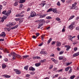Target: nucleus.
Wrapping results in <instances>:
<instances>
[{
    "label": "nucleus",
    "instance_id": "nucleus-3",
    "mask_svg": "<svg viewBox=\"0 0 79 79\" xmlns=\"http://www.w3.org/2000/svg\"><path fill=\"white\" fill-rule=\"evenodd\" d=\"M52 12L56 14L57 13H60V12L58 10H57V9L56 8H52Z\"/></svg>",
    "mask_w": 79,
    "mask_h": 79
},
{
    "label": "nucleus",
    "instance_id": "nucleus-28",
    "mask_svg": "<svg viewBox=\"0 0 79 79\" xmlns=\"http://www.w3.org/2000/svg\"><path fill=\"white\" fill-rule=\"evenodd\" d=\"M45 61H46V59L42 60L40 61V63H45Z\"/></svg>",
    "mask_w": 79,
    "mask_h": 79
},
{
    "label": "nucleus",
    "instance_id": "nucleus-44",
    "mask_svg": "<svg viewBox=\"0 0 79 79\" xmlns=\"http://www.w3.org/2000/svg\"><path fill=\"white\" fill-rule=\"evenodd\" d=\"M45 3H44L40 4V5H41V6H42V7H44V5H45Z\"/></svg>",
    "mask_w": 79,
    "mask_h": 79
},
{
    "label": "nucleus",
    "instance_id": "nucleus-22",
    "mask_svg": "<svg viewBox=\"0 0 79 79\" xmlns=\"http://www.w3.org/2000/svg\"><path fill=\"white\" fill-rule=\"evenodd\" d=\"M46 16V15H45V14L41 15L40 16L39 18H44V17H45V16Z\"/></svg>",
    "mask_w": 79,
    "mask_h": 79
},
{
    "label": "nucleus",
    "instance_id": "nucleus-45",
    "mask_svg": "<svg viewBox=\"0 0 79 79\" xmlns=\"http://www.w3.org/2000/svg\"><path fill=\"white\" fill-rule=\"evenodd\" d=\"M71 64H72V62H71L70 63H68L66 64L67 66H68L69 65Z\"/></svg>",
    "mask_w": 79,
    "mask_h": 79
},
{
    "label": "nucleus",
    "instance_id": "nucleus-38",
    "mask_svg": "<svg viewBox=\"0 0 79 79\" xmlns=\"http://www.w3.org/2000/svg\"><path fill=\"white\" fill-rule=\"evenodd\" d=\"M75 75H73L72 76H71V77H70V79H73L74 78V77H75Z\"/></svg>",
    "mask_w": 79,
    "mask_h": 79
},
{
    "label": "nucleus",
    "instance_id": "nucleus-41",
    "mask_svg": "<svg viewBox=\"0 0 79 79\" xmlns=\"http://www.w3.org/2000/svg\"><path fill=\"white\" fill-rule=\"evenodd\" d=\"M56 4H57V5L58 6H60V2H59V1L57 2Z\"/></svg>",
    "mask_w": 79,
    "mask_h": 79
},
{
    "label": "nucleus",
    "instance_id": "nucleus-6",
    "mask_svg": "<svg viewBox=\"0 0 79 79\" xmlns=\"http://www.w3.org/2000/svg\"><path fill=\"white\" fill-rule=\"evenodd\" d=\"M21 14H16L15 15L16 17H19V18H21L22 17H24V15H21Z\"/></svg>",
    "mask_w": 79,
    "mask_h": 79
},
{
    "label": "nucleus",
    "instance_id": "nucleus-55",
    "mask_svg": "<svg viewBox=\"0 0 79 79\" xmlns=\"http://www.w3.org/2000/svg\"><path fill=\"white\" fill-rule=\"evenodd\" d=\"M51 60H52V61H53V62H55V59L53 58H52Z\"/></svg>",
    "mask_w": 79,
    "mask_h": 79
},
{
    "label": "nucleus",
    "instance_id": "nucleus-23",
    "mask_svg": "<svg viewBox=\"0 0 79 79\" xmlns=\"http://www.w3.org/2000/svg\"><path fill=\"white\" fill-rule=\"evenodd\" d=\"M40 23H45V20L44 19H41L40 20Z\"/></svg>",
    "mask_w": 79,
    "mask_h": 79
},
{
    "label": "nucleus",
    "instance_id": "nucleus-63",
    "mask_svg": "<svg viewBox=\"0 0 79 79\" xmlns=\"http://www.w3.org/2000/svg\"><path fill=\"white\" fill-rule=\"evenodd\" d=\"M76 29H77V31H79V26L77 27L76 28Z\"/></svg>",
    "mask_w": 79,
    "mask_h": 79
},
{
    "label": "nucleus",
    "instance_id": "nucleus-58",
    "mask_svg": "<svg viewBox=\"0 0 79 79\" xmlns=\"http://www.w3.org/2000/svg\"><path fill=\"white\" fill-rule=\"evenodd\" d=\"M58 69L57 68H54L53 69V71H56Z\"/></svg>",
    "mask_w": 79,
    "mask_h": 79
},
{
    "label": "nucleus",
    "instance_id": "nucleus-46",
    "mask_svg": "<svg viewBox=\"0 0 79 79\" xmlns=\"http://www.w3.org/2000/svg\"><path fill=\"white\" fill-rule=\"evenodd\" d=\"M56 20L57 21H60V19L58 17H57L56 18Z\"/></svg>",
    "mask_w": 79,
    "mask_h": 79
},
{
    "label": "nucleus",
    "instance_id": "nucleus-33",
    "mask_svg": "<svg viewBox=\"0 0 79 79\" xmlns=\"http://www.w3.org/2000/svg\"><path fill=\"white\" fill-rule=\"evenodd\" d=\"M23 56V59L27 58V57H29V56H28V55Z\"/></svg>",
    "mask_w": 79,
    "mask_h": 79
},
{
    "label": "nucleus",
    "instance_id": "nucleus-24",
    "mask_svg": "<svg viewBox=\"0 0 79 79\" xmlns=\"http://www.w3.org/2000/svg\"><path fill=\"white\" fill-rule=\"evenodd\" d=\"M59 60H62L63 59V56H60L59 57Z\"/></svg>",
    "mask_w": 79,
    "mask_h": 79
},
{
    "label": "nucleus",
    "instance_id": "nucleus-20",
    "mask_svg": "<svg viewBox=\"0 0 79 79\" xmlns=\"http://www.w3.org/2000/svg\"><path fill=\"white\" fill-rule=\"evenodd\" d=\"M26 2L25 0H19V3H24Z\"/></svg>",
    "mask_w": 79,
    "mask_h": 79
},
{
    "label": "nucleus",
    "instance_id": "nucleus-60",
    "mask_svg": "<svg viewBox=\"0 0 79 79\" xmlns=\"http://www.w3.org/2000/svg\"><path fill=\"white\" fill-rule=\"evenodd\" d=\"M77 50V47L74 48V51H76Z\"/></svg>",
    "mask_w": 79,
    "mask_h": 79
},
{
    "label": "nucleus",
    "instance_id": "nucleus-56",
    "mask_svg": "<svg viewBox=\"0 0 79 79\" xmlns=\"http://www.w3.org/2000/svg\"><path fill=\"white\" fill-rule=\"evenodd\" d=\"M13 52H11L10 54H9L8 55L9 56H11V55H13Z\"/></svg>",
    "mask_w": 79,
    "mask_h": 79
},
{
    "label": "nucleus",
    "instance_id": "nucleus-62",
    "mask_svg": "<svg viewBox=\"0 0 79 79\" xmlns=\"http://www.w3.org/2000/svg\"><path fill=\"white\" fill-rule=\"evenodd\" d=\"M32 37L34 39H36V38H37V37H35V35H33Z\"/></svg>",
    "mask_w": 79,
    "mask_h": 79
},
{
    "label": "nucleus",
    "instance_id": "nucleus-15",
    "mask_svg": "<svg viewBox=\"0 0 79 79\" xmlns=\"http://www.w3.org/2000/svg\"><path fill=\"white\" fill-rule=\"evenodd\" d=\"M29 70H30V71H35V69L32 67H29Z\"/></svg>",
    "mask_w": 79,
    "mask_h": 79
},
{
    "label": "nucleus",
    "instance_id": "nucleus-32",
    "mask_svg": "<svg viewBox=\"0 0 79 79\" xmlns=\"http://www.w3.org/2000/svg\"><path fill=\"white\" fill-rule=\"evenodd\" d=\"M52 38H50L48 41V44H50V42L52 41Z\"/></svg>",
    "mask_w": 79,
    "mask_h": 79
},
{
    "label": "nucleus",
    "instance_id": "nucleus-42",
    "mask_svg": "<svg viewBox=\"0 0 79 79\" xmlns=\"http://www.w3.org/2000/svg\"><path fill=\"white\" fill-rule=\"evenodd\" d=\"M64 51H61L59 52V55H62V53H63Z\"/></svg>",
    "mask_w": 79,
    "mask_h": 79
},
{
    "label": "nucleus",
    "instance_id": "nucleus-7",
    "mask_svg": "<svg viewBox=\"0 0 79 79\" xmlns=\"http://www.w3.org/2000/svg\"><path fill=\"white\" fill-rule=\"evenodd\" d=\"M12 59L13 60H15V59L16 58V53L14 52H13V53H12Z\"/></svg>",
    "mask_w": 79,
    "mask_h": 79
},
{
    "label": "nucleus",
    "instance_id": "nucleus-25",
    "mask_svg": "<svg viewBox=\"0 0 79 79\" xmlns=\"http://www.w3.org/2000/svg\"><path fill=\"white\" fill-rule=\"evenodd\" d=\"M2 67L3 68V69H5V68H6V65L5 64H2Z\"/></svg>",
    "mask_w": 79,
    "mask_h": 79
},
{
    "label": "nucleus",
    "instance_id": "nucleus-29",
    "mask_svg": "<svg viewBox=\"0 0 79 79\" xmlns=\"http://www.w3.org/2000/svg\"><path fill=\"white\" fill-rule=\"evenodd\" d=\"M53 65H50L49 66V67L48 68L49 69H52L53 68Z\"/></svg>",
    "mask_w": 79,
    "mask_h": 79
},
{
    "label": "nucleus",
    "instance_id": "nucleus-59",
    "mask_svg": "<svg viewBox=\"0 0 79 79\" xmlns=\"http://www.w3.org/2000/svg\"><path fill=\"white\" fill-rule=\"evenodd\" d=\"M30 77V75L29 74H27L26 75V77Z\"/></svg>",
    "mask_w": 79,
    "mask_h": 79
},
{
    "label": "nucleus",
    "instance_id": "nucleus-18",
    "mask_svg": "<svg viewBox=\"0 0 79 79\" xmlns=\"http://www.w3.org/2000/svg\"><path fill=\"white\" fill-rule=\"evenodd\" d=\"M42 25H43V23L40 22V23H39V27H38V29H39V28H40Z\"/></svg>",
    "mask_w": 79,
    "mask_h": 79
},
{
    "label": "nucleus",
    "instance_id": "nucleus-61",
    "mask_svg": "<svg viewBox=\"0 0 79 79\" xmlns=\"http://www.w3.org/2000/svg\"><path fill=\"white\" fill-rule=\"evenodd\" d=\"M40 34L39 33H37L36 34V37H38L39 35Z\"/></svg>",
    "mask_w": 79,
    "mask_h": 79
},
{
    "label": "nucleus",
    "instance_id": "nucleus-12",
    "mask_svg": "<svg viewBox=\"0 0 79 79\" xmlns=\"http://www.w3.org/2000/svg\"><path fill=\"white\" fill-rule=\"evenodd\" d=\"M56 43L57 47H60V46H61V43L60 42L57 41L56 42Z\"/></svg>",
    "mask_w": 79,
    "mask_h": 79
},
{
    "label": "nucleus",
    "instance_id": "nucleus-19",
    "mask_svg": "<svg viewBox=\"0 0 79 79\" xmlns=\"http://www.w3.org/2000/svg\"><path fill=\"white\" fill-rule=\"evenodd\" d=\"M4 52H5L6 53H9V52H8V50L7 49H5L3 50Z\"/></svg>",
    "mask_w": 79,
    "mask_h": 79
},
{
    "label": "nucleus",
    "instance_id": "nucleus-47",
    "mask_svg": "<svg viewBox=\"0 0 79 79\" xmlns=\"http://www.w3.org/2000/svg\"><path fill=\"white\" fill-rule=\"evenodd\" d=\"M50 56H52V57H54L55 56V55L54 54L52 53L51 54V55Z\"/></svg>",
    "mask_w": 79,
    "mask_h": 79
},
{
    "label": "nucleus",
    "instance_id": "nucleus-26",
    "mask_svg": "<svg viewBox=\"0 0 79 79\" xmlns=\"http://www.w3.org/2000/svg\"><path fill=\"white\" fill-rule=\"evenodd\" d=\"M22 19V18H18L15 19V20L17 21H19V20H21Z\"/></svg>",
    "mask_w": 79,
    "mask_h": 79
},
{
    "label": "nucleus",
    "instance_id": "nucleus-11",
    "mask_svg": "<svg viewBox=\"0 0 79 79\" xmlns=\"http://www.w3.org/2000/svg\"><path fill=\"white\" fill-rule=\"evenodd\" d=\"M11 10H9L6 13H5V15L7 16H9V15H10V14L11 13Z\"/></svg>",
    "mask_w": 79,
    "mask_h": 79
},
{
    "label": "nucleus",
    "instance_id": "nucleus-14",
    "mask_svg": "<svg viewBox=\"0 0 79 79\" xmlns=\"http://www.w3.org/2000/svg\"><path fill=\"white\" fill-rule=\"evenodd\" d=\"M40 65H41V63H36L35 64V66L36 67H38V66H39Z\"/></svg>",
    "mask_w": 79,
    "mask_h": 79
},
{
    "label": "nucleus",
    "instance_id": "nucleus-17",
    "mask_svg": "<svg viewBox=\"0 0 79 79\" xmlns=\"http://www.w3.org/2000/svg\"><path fill=\"white\" fill-rule=\"evenodd\" d=\"M69 71L68 72L70 74L72 72V68L70 67L69 69Z\"/></svg>",
    "mask_w": 79,
    "mask_h": 79
},
{
    "label": "nucleus",
    "instance_id": "nucleus-35",
    "mask_svg": "<svg viewBox=\"0 0 79 79\" xmlns=\"http://www.w3.org/2000/svg\"><path fill=\"white\" fill-rule=\"evenodd\" d=\"M28 67L29 66H25L24 67V69L27 71V69H28Z\"/></svg>",
    "mask_w": 79,
    "mask_h": 79
},
{
    "label": "nucleus",
    "instance_id": "nucleus-49",
    "mask_svg": "<svg viewBox=\"0 0 79 79\" xmlns=\"http://www.w3.org/2000/svg\"><path fill=\"white\" fill-rule=\"evenodd\" d=\"M3 5L4 6H6V2H3Z\"/></svg>",
    "mask_w": 79,
    "mask_h": 79
},
{
    "label": "nucleus",
    "instance_id": "nucleus-53",
    "mask_svg": "<svg viewBox=\"0 0 79 79\" xmlns=\"http://www.w3.org/2000/svg\"><path fill=\"white\" fill-rule=\"evenodd\" d=\"M57 50H58V51H60L61 50V49H60V48L59 47H57L56 48Z\"/></svg>",
    "mask_w": 79,
    "mask_h": 79
},
{
    "label": "nucleus",
    "instance_id": "nucleus-2",
    "mask_svg": "<svg viewBox=\"0 0 79 79\" xmlns=\"http://www.w3.org/2000/svg\"><path fill=\"white\" fill-rule=\"evenodd\" d=\"M75 23L76 22H73L71 23V25L69 26V27L70 29H73L74 27H75L76 26H75Z\"/></svg>",
    "mask_w": 79,
    "mask_h": 79
},
{
    "label": "nucleus",
    "instance_id": "nucleus-8",
    "mask_svg": "<svg viewBox=\"0 0 79 79\" xmlns=\"http://www.w3.org/2000/svg\"><path fill=\"white\" fill-rule=\"evenodd\" d=\"M6 36V34L5 32H2V34H0V37H5Z\"/></svg>",
    "mask_w": 79,
    "mask_h": 79
},
{
    "label": "nucleus",
    "instance_id": "nucleus-37",
    "mask_svg": "<svg viewBox=\"0 0 79 79\" xmlns=\"http://www.w3.org/2000/svg\"><path fill=\"white\" fill-rule=\"evenodd\" d=\"M23 5L22 4L20 5L19 7V10H21L22 9V7L23 6Z\"/></svg>",
    "mask_w": 79,
    "mask_h": 79
},
{
    "label": "nucleus",
    "instance_id": "nucleus-36",
    "mask_svg": "<svg viewBox=\"0 0 79 79\" xmlns=\"http://www.w3.org/2000/svg\"><path fill=\"white\" fill-rule=\"evenodd\" d=\"M72 1L71 0H67V3H70Z\"/></svg>",
    "mask_w": 79,
    "mask_h": 79
},
{
    "label": "nucleus",
    "instance_id": "nucleus-21",
    "mask_svg": "<svg viewBox=\"0 0 79 79\" xmlns=\"http://www.w3.org/2000/svg\"><path fill=\"white\" fill-rule=\"evenodd\" d=\"M74 17H75L74 15H72L69 18L68 21H69V20L72 19L74 18Z\"/></svg>",
    "mask_w": 79,
    "mask_h": 79
},
{
    "label": "nucleus",
    "instance_id": "nucleus-4",
    "mask_svg": "<svg viewBox=\"0 0 79 79\" xmlns=\"http://www.w3.org/2000/svg\"><path fill=\"white\" fill-rule=\"evenodd\" d=\"M36 16V13L35 12V11H32L31 13L30 16L33 18V17H35Z\"/></svg>",
    "mask_w": 79,
    "mask_h": 79
},
{
    "label": "nucleus",
    "instance_id": "nucleus-57",
    "mask_svg": "<svg viewBox=\"0 0 79 79\" xmlns=\"http://www.w3.org/2000/svg\"><path fill=\"white\" fill-rule=\"evenodd\" d=\"M58 61L57 60H55V61H54V63H55V64H57V63H58Z\"/></svg>",
    "mask_w": 79,
    "mask_h": 79
},
{
    "label": "nucleus",
    "instance_id": "nucleus-50",
    "mask_svg": "<svg viewBox=\"0 0 79 79\" xmlns=\"http://www.w3.org/2000/svg\"><path fill=\"white\" fill-rule=\"evenodd\" d=\"M63 71V69H60L59 70H57V72H59V73H60V72H61Z\"/></svg>",
    "mask_w": 79,
    "mask_h": 79
},
{
    "label": "nucleus",
    "instance_id": "nucleus-48",
    "mask_svg": "<svg viewBox=\"0 0 79 79\" xmlns=\"http://www.w3.org/2000/svg\"><path fill=\"white\" fill-rule=\"evenodd\" d=\"M56 43V41H52L51 43V45H54V44H55Z\"/></svg>",
    "mask_w": 79,
    "mask_h": 79
},
{
    "label": "nucleus",
    "instance_id": "nucleus-40",
    "mask_svg": "<svg viewBox=\"0 0 79 79\" xmlns=\"http://www.w3.org/2000/svg\"><path fill=\"white\" fill-rule=\"evenodd\" d=\"M18 25H16L15 26V27L12 28L11 29H16V28H17L18 27Z\"/></svg>",
    "mask_w": 79,
    "mask_h": 79
},
{
    "label": "nucleus",
    "instance_id": "nucleus-5",
    "mask_svg": "<svg viewBox=\"0 0 79 79\" xmlns=\"http://www.w3.org/2000/svg\"><path fill=\"white\" fill-rule=\"evenodd\" d=\"M14 71H15V72L17 74H20L21 73V71H20V70H19L15 69L14 70Z\"/></svg>",
    "mask_w": 79,
    "mask_h": 79
},
{
    "label": "nucleus",
    "instance_id": "nucleus-51",
    "mask_svg": "<svg viewBox=\"0 0 79 79\" xmlns=\"http://www.w3.org/2000/svg\"><path fill=\"white\" fill-rule=\"evenodd\" d=\"M66 60H67V59H66V58H64V59L63 60V62H65V61H66Z\"/></svg>",
    "mask_w": 79,
    "mask_h": 79
},
{
    "label": "nucleus",
    "instance_id": "nucleus-9",
    "mask_svg": "<svg viewBox=\"0 0 79 79\" xmlns=\"http://www.w3.org/2000/svg\"><path fill=\"white\" fill-rule=\"evenodd\" d=\"M64 47L66 48V51H68V50H69L71 48V46H70L67 45L64 46Z\"/></svg>",
    "mask_w": 79,
    "mask_h": 79
},
{
    "label": "nucleus",
    "instance_id": "nucleus-31",
    "mask_svg": "<svg viewBox=\"0 0 79 79\" xmlns=\"http://www.w3.org/2000/svg\"><path fill=\"white\" fill-rule=\"evenodd\" d=\"M5 77H6V78H9L11 77V76L10 75H4Z\"/></svg>",
    "mask_w": 79,
    "mask_h": 79
},
{
    "label": "nucleus",
    "instance_id": "nucleus-16",
    "mask_svg": "<svg viewBox=\"0 0 79 79\" xmlns=\"http://www.w3.org/2000/svg\"><path fill=\"white\" fill-rule=\"evenodd\" d=\"M78 55H79V52L73 54V56H77Z\"/></svg>",
    "mask_w": 79,
    "mask_h": 79
},
{
    "label": "nucleus",
    "instance_id": "nucleus-43",
    "mask_svg": "<svg viewBox=\"0 0 79 79\" xmlns=\"http://www.w3.org/2000/svg\"><path fill=\"white\" fill-rule=\"evenodd\" d=\"M16 57H17V58H21V56L19 55L16 54Z\"/></svg>",
    "mask_w": 79,
    "mask_h": 79
},
{
    "label": "nucleus",
    "instance_id": "nucleus-54",
    "mask_svg": "<svg viewBox=\"0 0 79 79\" xmlns=\"http://www.w3.org/2000/svg\"><path fill=\"white\" fill-rule=\"evenodd\" d=\"M43 54L44 55H45V56H46V55H47V53L46 52L44 51V53Z\"/></svg>",
    "mask_w": 79,
    "mask_h": 79
},
{
    "label": "nucleus",
    "instance_id": "nucleus-64",
    "mask_svg": "<svg viewBox=\"0 0 79 79\" xmlns=\"http://www.w3.org/2000/svg\"><path fill=\"white\" fill-rule=\"evenodd\" d=\"M59 79H66L65 78H62L61 77H59Z\"/></svg>",
    "mask_w": 79,
    "mask_h": 79
},
{
    "label": "nucleus",
    "instance_id": "nucleus-27",
    "mask_svg": "<svg viewBox=\"0 0 79 79\" xmlns=\"http://www.w3.org/2000/svg\"><path fill=\"white\" fill-rule=\"evenodd\" d=\"M53 10V8H50L47 11V12H50V11H52Z\"/></svg>",
    "mask_w": 79,
    "mask_h": 79
},
{
    "label": "nucleus",
    "instance_id": "nucleus-1",
    "mask_svg": "<svg viewBox=\"0 0 79 79\" xmlns=\"http://www.w3.org/2000/svg\"><path fill=\"white\" fill-rule=\"evenodd\" d=\"M77 3H74L72 5V6H69V7L70 9L71 10L72 9H75V10H77V7L76 6V5H77Z\"/></svg>",
    "mask_w": 79,
    "mask_h": 79
},
{
    "label": "nucleus",
    "instance_id": "nucleus-52",
    "mask_svg": "<svg viewBox=\"0 0 79 79\" xmlns=\"http://www.w3.org/2000/svg\"><path fill=\"white\" fill-rule=\"evenodd\" d=\"M2 9V5L0 6V13H1V10Z\"/></svg>",
    "mask_w": 79,
    "mask_h": 79
},
{
    "label": "nucleus",
    "instance_id": "nucleus-30",
    "mask_svg": "<svg viewBox=\"0 0 79 79\" xmlns=\"http://www.w3.org/2000/svg\"><path fill=\"white\" fill-rule=\"evenodd\" d=\"M41 37L42 40H44V37H45V35H42L41 36Z\"/></svg>",
    "mask_w": 79,
    "mask_h": 79
},
{
    "label": "nucleus",
    "instance_id": "nucleus-10",
    "mask_svg": "<svg viewBox=\"0 0 79 79\" xmlns=\"http://www.w3.org/2000/svg\"><path fill=\"white\" fill-rule=\"evenodd\" d=\"M18 3H19V0H17L15 2V3L14 4V6H17L18 5Z\"/></svg>",
    "mask_w": 79,
    "mask_h": 79
},
{
    "label": "nucleus",
    "instance_id": "nucleus-34",
    "mask_svg": "<svg viewBox=\"0 0 79 79\" xmlns=\"http://www.w3.org/2000/svg\"><path fill=\"white\" fill-rule=\"evenodd\" d=\"M69 67H68L66 68L65 69V71H68L69 70Z\"/></svg>",
    "mask_w": 79,
    "mask_h": 79
},
{
    "label": "nucleus",
    "instance_id": "nucleus-39",
    "mask_svg": "<svg viewBox=\"0 0 79 79\" xmlns=\"http://www.w3.org/2000/svg\"><path fill=\"white\" fill-rule=\"evenodd\" d=\"M46 19H52V17L50 16H48L46 17Z\"/></svg>",
    "mask_w": 79,
    "mask_h": 79
},
{
    "label": "nucleus",
    "instance_id": "nucleus-13",
    "mask_svg": "<svg viewBox=\"0 0 79 79\" xmlns=\"http://www.w3.org/2000/svg\"><path fill=\"white\" fill-rule=\"evenodd\" d=\"M69 40H70L71 42H73V38L71 35H69Z\"/></svg>",
    "mask_w": 79,
    "mask_h": 79
}]
</instances>
